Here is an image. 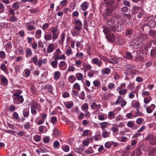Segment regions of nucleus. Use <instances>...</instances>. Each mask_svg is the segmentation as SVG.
I'll return each mask as SVG.
<instances>
[{
	"label": "nucleus",
	"instance_id": "f257e3e1",
	"mask_svg": "<svg viewBox=\"0 0 156 156\" xmlns=\"http://www.w3.org/2000/svg\"><path fill=\"white\" fill-rule=\"evenodd\" d=\"M22 92L21 90H18L13 94L12 97L14 104H19L23 102L24 99L22 95H20Z\"/></svg>",
	"mask_w": 156,
	"mask_h": 156
},
{
	"label": "nucleus",
	"instance_id": "f03ea898",
	"mask_svg": "<svg viewBox=\"0 0 156 156\" xmlns=\"http://www.w3.org/2000/svg\"><path fill=\"white\" fill-rule=\"evenodd\" d=\"M74 23L75 24V26L73 33H72L73 36H75V35H79L82 29L83 24L81 21L79 19H75Z\"/></svg>",
	"mask_w": 156,
	"mask_h": 156
},
{
	"label": "nucleus",
	"instance_id": "7ed1b4c3",
	"mask_svg": "<svg viewBox=\"0 0 156 156\" xmlns=\"http://www.w3.org/2000/svg\"><path fill=\"white\" fill-rule=\"evenodd\" d=\"M143 44V39L142 38L138 37L134 40L133 44H132L133 48H135L141 47Z\"/></svg>",
	"mask_w": 156,
	"mask_h": 156
},
{
	"label": "nucleus",
	"instance_id": "20e7f679",
	"mask_svg": "<svg viewBox=\"0 0 156 156\" xmlns=\"http://www.w3.org/2000/svg\"><path fill=\"white\" fill-rule=\"evenodd\" d=\"M107 26L111 28L113 31L115 30V19L113 18L109 19L107 22Z\"/></svg>",
	"mask_w": 156,
	"mask_h": 156
},
{
	"label": "nucleus",
	"instance_id": "39448f33",
	"mask_svg": "<svg viewBox=\"0 0 156 156\" xmlns=\"http://www.w3.org/2000/svg\"><path fill=\"white\" fill-rule=\"evenodd\" d=\"M134 12L136 14H137V16L138 18H140L142 17L144 13V11L143 9L141 8L136 6L135 7L134 9Z\"/></svg>",
	"mask_w": 156,
	"mask_h": 156
},
{
	"label": "nucleus",
	"instance_id": "423d86ee",
	"mask_svg": "<svg viewBox=\"0 0 156 156\" xmlns=\"http://www.w3.org/2000/svg\"><path fill=\"white\" fill-rule=\"evenodd\" d=\"M89 5V3L88 2L85 1L83 2L80 5V10L83 11L86 10L87 9Z\"/></svg>",
	"mask_w": 156,
	"mask_h": 156
},
{
	"label": "nucleus",
	"instance_id": "0eeeda50",
	"mask_svg": "<svg viewBox=\"0 0 156 156\" xmlns=\"http://www.w3.org/2000/svg\"><path fill=\"white\" fill-rule=\"evenodd\" d=\"M58 67L60 70H65L67 68V64L65 62L61 61L59 63Z\"/></svg>",
	"mask_w": 156,
	"mask_h": 156
},
{
	"label": "nucleus",
	"instance_id": "6e6552de",
	"mask_svg": "<svg viewBox=\"0 0 156 156\" xmlns=\"http://www.w3.org/2000/svg\"><path fill=\"white\" fill-rule=\"evenodd\" d=\"M91 62L98 65V66H101L102 64V62L97 58H93L91 61Z\"/></svg>",
	"mask_w": 156,
	"mask_h": 156
},
{
	"label": "nucleus",
	"instance_id": "1a4fd4ad",
	"mask_svg": "<svg viewBox=\"0 0 156 156\" xmlns=\"http://www.w3.org/2000/svg\"><path fill=\"white\" fill-rule=\"evenodd\" d=\"M55 47L54 45L52 44H49L47 46L46 50V53H52L54 50Z\"/></svg>",
	"mask_w": 156,
	"mask_h": 156
},
{
	"label": "nucleus",
	"instance_id": "9d476101",
	"mask_svg": "<svg viewBox=\"0 0 156 156\" xmlns=\"http://www.w3.org/2000/svg\"><path fill=\"white\" fill-rule=\"evenodd\" d=\"M30 70L29 69L26 68L24 70L23 72V76L25 78H27L30 76Z\"/></svg>",
	"mask_w": 156,
	"mask_h": 156
},
{
	"label": "nucleus",
	"instance_id": "9b49d317",
	"mask_svg": "<svg viewBox=\"0 0 156 156\" xmlns=\"http://www.w3.org/2000/svg\"><path fill=\"white\" fill-rule=\"evenodd\" d=\"M101 107V105L100 104L98 105L96 102H93L91 103L90 105L91 108L93 110L99 109Z\"/></svg>",
	"mask_w": 156,
	"mask_h": 156
},
{
	"label": "nucleus",
	"instance_id": "f8f14e48",
	"mask_svg": "<svg viewBox=\"0 0 156 156\" xmlns=\"http://www.w3.org/2000/svg\"><path fill=\"white\" fill-rule=\"evenodd\" d=\"M53 87L50 84H47L44 86L43 89L47 91L48 92L51 93L53 92Z\"/></svg>",
	"mask_w": 156,
	"mask_h": 156
},
{
	"label": "nucleus",
	"instance_id": "ddd939ff",
	"mask_svg": "<svg viewBox=\"0 0 156 156\" xmlns=\"http://www.w3.org/2000/svg\"><path fill=\"white\" fill-rule=\"evenodd\" d=\"M65 106L68 109H70L74 105L73 102L72 101H65L64 103Z\"/></svg>",
	"mask_w": 156,
	"mask_h": 156
},
{
	"label": "nucleus",
	"instance_id": "4468645a",
	"mask_svg": "<svg viewBox=\"0 0 156 156\" xmlns=\"http://www.w3.org/2000/svg\"><path fill=\"white\" fill-rule=\"evenodd\" d=\"M143 54L142 52L138 51L137 52V55L136 57V59L139 61H143L144 60Z\"/></svg>",
	"mask_w": 156,
	"mask_h": 156
},
{
	"label": "nucleus",
	"instance_id": "2eb2a0df",
	"mask_svg": "<svg viewBox=\"0 0 156 156\" xmlns=\"http://www.w3.org/2000/svg\"><path fill=\"white\" fill-rule=\"evenodd\" d=\"M127 125L128 127L131 128H132L133 129H137V125L135 124L133 121H129L127 123Z\"/></svg>",
	"mask_w": 156,
	"mask_h": 156
},
{
	"label": "nucleus",
	"instance_id": "dca6fc26",
	"mask_svg": "<svg viewBox=\"0 0 156 156\" xmlns=\"http://www.w3.org/2000/svg\"><path fill=\"white\" fill-rule=\"evenodd\" d=\"M131 105L133 107L136 108V110H138L140 108V104L137 101L133 100L132 102Z\"/></svg>",
	"mask_w": 156,
	"mask_h": 156
},
{
	"label": "nucleus",
	"instance_id": "f3484780",
	"mask_svg": "<svg viewBox=\"0 0 156 156\" xmlns=\"http://www.w3.org/2000/svg\"><path fill=\"white\" fill-rule=\"evenodd\" d=\"M25 57L28 58L32 55V52L31 49L29 48H27L25 50Z\"/></svg>",
	"mask_w": 156,
	"mask_h": 156
},
{
	"label": "nucleus",
	"instance_id": "a211bd4d",
	"mask_svg": "<svg viewBox=\"0 0 156 156\" xmlns=\"http://www.w3.org/2000/svg\"><path fill=\"white\" fill-rule=\"evenodd\" d=\"M98 119L100 120H104L107 119V115L103 113L99 114L98 115Z\"/></svg>",
	"mask_w": 156,
	"mask_h": 156
},
{
	"label": "nucleus",
	"instance_id": "6ab92c4d",
	"mask_svg": "<svg viewBox=\"0 0 156 156\" xmlns=\"http://www.w3.org/2000/svg\"><path fill=\"white\" fill-rule=\"evenodd\" d=\"M115 43L121 45L124 43V39L120 37H118L115 39Z\"/></svg>",
	"mask_w": 156,
	"mask_h": 156
},
{
	"label": "nucleus",
	"instance_id": "aec40b11",
	"mask_svg": "<svg viewBox=\"0 0 156 156\" xmlns=\"http://www.w3.org/2000/svg\"><path fill=\"white\" fill-rule=\"evenodd\" d=\"M61 75L60 72L59 71H56L54 73L53 78L55 80L57 81L60 79Z\"/></svg>",
	"mask_w": 156,
	"mask_h": 156
},
{
	"label": "nucleus",
	"instance_id": "412c9836",
	"mask_svg": "<svg viewBox=\"0 0 156 156\" xmlns=\"http://www.w3.org/2000/svg\"><path fill=\"white\" fill-rule=\"evenodd\" d=\"M26 30L27 31H31L36 29L34 26L29 23H27L26 25Z\"/></svg>",
	"mask_w": 156,
	"mask_h": 156
},
{
	"label": "nucleus",
	"instance_id": "4be33fe9",
	"mask_svg": "<svg viewBox=\"0 0 156 156\" xmlns=\"http://www.w3.org/2000/svg\"><path fill=\"white\" fill-rule=\"evenodd\" d=\"M106 38L108 41L112 42L115 40V36L113 34H110L106 36Z\"/></svg>",
	"mask_w": 156,
	"mask_h": 156
},
{
	"label": "nucleus",
	"instance_id": "5701e85b",
	"mask_svg": "<svg viewBox=\"0 0 156 156\" xmlns=\"http://www.w3.org/2000/svg\"><path fill=\"white\" fill-rule=\"evenodd\" d=\"M148 25L150 27L153 28L156 26V22L153 20H151L148 21Z\"/></svg>",
	"mask_w": 156,
	"mask_h": 156
},
{
	"label": "nucleus",
	"instance_id": "b1692460",
	"mask_svg": "<svg viewBox=\"0 0 156 156\" xmlns=\"http://www.w3.org/2000/svg\"><path fill=\"white\" fill-rule=\"evenodd\" d=\"M65 33L64 32L62 33L60 37V40L58 41V43L59 44H63V43L65 38Z\"/></svg>",
	"mask_w": 156,
	"mask_h": 156
},
{
	"label": "nucleus",
	"instance_id": "393cba45",
	"mask_svg": "<svg viewBox=\"0 0 156 156\" xmlns=\"http://www.w3.org/2000/svg\"><path fill=\"white\" fill-rule=\"evenodd\" d=\"M58 60L56 58H54V60L51 62V65L53 68L56 69L57 68L58 63Z\"/></svg>",
	"mask_w": 156,
	"mask_h": 156
},
{
	"label": "nucleus",
	"instance_id": "a878e982",
	"mask_svg": "<svg viewBox=\"0 0 156 156\" xmlns=\"http://www.w3.org/2000/svg\"><path fill=\"white\" fill-rule=\"evenodd\" d=\"M102 135L104 138L109 137L110 136V132H108L106 129L104 130L102 132Z\"/></svg>",
	"mask_w": 156,
	"mask_h": 156
},
{
	"label": "nucleus",
	"instance_id": "bb28decb",
	"mask_svg": "<svg viewBox=\"0 0 156 156\" xmlns=\"http://www.w3.org/2000/svg\"><path fill=\"white\" fill-rule=\"evenodd\" d=\"M1 69L4 72L8 74L9 73V71L8 70L7 68L6 65L4 63H2L0 66Z\"/></svg>",
	"mask_w": 156,
	"mask_h": 156
},
{
	"label": "nucleus",
	"instance_id": "cd10ccee",
	"mask_svg": "<svg viewBox=\"0 0 156 156\" xmlns=\"http://www.w3.org/2000/svg\"><path fill=\"white\" fill-rule=\"evenodd\" d=\"M110 71V69L107 67L102 69L101 72L103 74H108L109 73Z\"/></svg>",
	"mask_w": 156,
	"mask_h": 156
},
{
	"label": "nucleus",
	"instance_id": "c85d7f7f",
	"mask_svg": "<svg viewBox=\"0 0 156 156\" xmlns=\"http://www.w3.org/2000/svg\"><path fill=\"white\" fill-rule=\"evenodd\" d=\"M112 12V9L109 8H107L106 9L105 13L104 14V16L105 17V16H110Z\"/></svg>",
	"mask_w": 156,
	"mask_h": 156
},
{
	"label": "nucleus",
	"instance_id": "c756f323",
	"mask_svg": "<svg viewBox=\"0 0 156 156\" xmlns=\"http://www.w3.org/2000/svg\"><path fill=\"white\" fill-rule=\"evenodd\" d=\"M42 32L41 30L38 29L36 30L35 33V37L36 38L39 39L41 36Z\"/></svg>",
	"mask_w": 156,
	"mask_h": 156
},
{
	"label": "nucleus",
	"instance_id": "7c9ffc66",
	"mask_svg": "<svg viewBox=\"0 0 156 156\" xmlns=\"http://www.w3.org/2000/svg\"><path fill=\"white\" fill-rule=\"evenodd\" d=\"M31 112L32 114L35 115L37 114L36 107L35 105L31 106Z\"/></svg>",
	"mask_w": 156,
	"mask_h": 156
},
{
	"label": "nucleus",
	"instance_id": "2f4dec72",
	"mask_svg": "<svg viewBox=\"0 0 156 156\" xmlns=\"http://www.w3.org/2000/svg\"><path fill=\"white\" fill-rule=\"evenodd\" d=\"M76 77L78 80H81L83 78V75L80 73H78L76 74Z\"/></svg>",
	"mask_w": 156,
	"mask_h": 156
},
{
	"label": "nucleus",
	"instance_id": "473e14b6",
	"mask_svg": "<svg viewBox=\"0 0 156 156\" xmlns=\"http://www.w3.org/2000/svg\"><path fill=\"white\" fill-rule=\"evenodd\" d=\"M108 123L106 122H103L99 123L101 126V127L102 130H105V128H106L108 126Z\"/></svg>",
	"mask_w": 156,
	"mask_h": 156
},
{
	"label": "nucleus",
	"instance_id": "72a5a7b5",
	"mask_svg": "<svg viewBox=\"0 0 156 156\" xmlns=\"http://www.w3.org/2000/svg\"><path fill=\"white\" fill-rule=\"evenodd\" d=\"M66 55L68 56H69L72 54V50L70 47H69L66 50Z\"/></svg>",
	"mask_w": 156,
	"mask_h": 156
},
{
	"label": "nucleus",
	"instance_id": "f704fd0d",
	"mask_svg": "<svg viewBox=\"0 0 156 156\" xmlns=\"http://www.w3.org/2000/svg\"><path fill=\"white\" fill-rule=\"evenodd\" d=\"M20 7V5L18 2H14L12 5V7L16 10L18 9Z\"/></svg>",
	"mask_w": 156,
	"mask_h": 156
},
{
	"label": "nucleus",
	"instance_id": "c9c22d12",
	"mask_svg": "<svg viewBox=\"0 0 156 156\" xmlns=\"http://www.w3.org/2000/svg\"><path fill=\"white\" fill-rule=\"evenodd\" d=\"M62 52L59 48L57 49L53 53V57L56 58V56L58 57L59 54H61Z\"/></svg>",
	"mask_w": 156,
	"mask_h": 156
},
{
	"label": "nucleus",
	"instance_id": "e433bc0d",
	"mask_svg": "<svg viewBox=\"0 0 156 156\" xmlns=\"http://www.w3.org/2000/svg\"><path fill=\"white\" fill-rule=\"evenodd\" d=\"M118 91L119 94L121 95H125L127 92V90L126 89H120Z\"/></svg>",
	"mask_w": 156,
	"mask_h": 156
},
{
	"label": "nucleus",
	"instance_id": "4c0bfd02",
	"mask_svg": "<svg viewBox=\"0 0 156 156\" xmlns=\"http://www.w3.org/2000/svg\"><path fill=\"white\" fill-rule=\"evenodd\" d=\"M76 79L75 77L73 75L70 76L68 78L69 81L71 83H73L76 81Z\"/></svg>",
	"mask_w": 156,
	"mask_h": 156
},
{
	"label": "nucleus",
	"instance_id": "58836bf2",
	"mask_svg": "<svg viewBox=\"0 0 156 156\" xmlns=\"http://www.w3.org/2000/svg\"><path fill=\"white\" fill-rule=\"evenodd\" d=\"M124 57L127 59H130L133 58V56L130 52H127L125 54Z\"/></svg>",
	"mask_w": 156,
	"mask_h": 156
},
{
	"label": "nucleus",
	"instance_id": "ea45409f",
	"mask_svg": "<svg viewBox=\"0 0 156 156\" xmlns=\"http://www.w3.org/2000/svg\"><path fill=\"white\" fill-rule=\"evenodd\" d=\"M115 117V114L112 111L109 112L108 114V118L109 119H112Z\"/></svg>",
	"mask_w": 156,
	"mask_h": 156
},
{
	"label": "nucleus",
	"instance_id": "a19ab883",
	"mask_svg": "<svg viewBox=\"0 0 156 156\" xmlns=\"http://www.w3.org/2000/svg\"><path fill=\"white\" fill-rule=\"evenodd\" d=\"M39 117H37L35 121V122L36 123V124L38 125H41L43 124L44 122V120L41 119H40L38 122H37V120L39 118Z\"/></svg>",
	"mask_w": 156,
	"mask_h": 156
},
{
	"label": "nucleus",
	"instance_id": "79ce46f5",
	"mask_svg": "<svg viewBox=\"0 0 156 156\" xmlns=\"http://www.w3.org/2000/svg\"><path fill=\"white\" fill-rule=\"evenodd\" d=\"M93 84L95 87H98L100 86L101 83L99 80H97L93 81Z\"/></svg>",
	"mask_w": 156,
	"mask_h": 156
},
{
	"label": "nucleus",
	"instance_id": "37998d69",
	"mask_svg": "<svg viewBox=\"0 0 156 156\" xmlns=\"http://www.w3.org/2000/svg\"><path fill=\"white\" fill-rule=\"evenodd\" d=\"M24 128L26 129L30 128L32 125L30 122H27L25 123L24 124Z\"/></svg>",
	"mask_w": 156,
	"mask_h": 156
},
{
	"label": "nucleus",
	"instance_id": "c03bdc74",
	"mask_svg": "<svg viewBox=\"0 0 156 156\" xmlns=\"http://www.w3.org/2000/svg\"><path fill=\"white\" fill-rule=\"evenodd\" d=\"M123 98L121 96H118V98L116 100L115 104L116 105L120 103L123 101Z\"/></svg>",
	"mask_w": 156,
	"mask_h": 156
},
{
	"label": "nucleus",
	"instance_id": "a18cd8bd",
	"mask_svg": "<svg viewBox=\"0 0 156 156\" xmlns=\"http://www.w3.org/2000/svg\"><path fill=\"white\" fill-rule=\"evenodd\" d=\"M89 108L88 105L87 103H84L82 106L81 109L82 110L87 111Z\"/></svg>",
	"mask_w": 156,
	"mask_h": 156
},
{
	"label": "nucleus",
	"instance_id": "49530a36",
	"mask_svg": "<svg viewBox=\"0 0 156 156\" xmlns=\"http://www.w3.org/2000/svg\"><path fill=\"white\" fill-rule=\"evenodd\" d=\"M111 31H113L111 28H110L108 26L103 30L104 33L105 35L111 32Z\"/></svg>",
	"mask_w": 156,
	"mask_h": 156
},
{
	"label": "nucleus",
	"instance_id": "de8ad7c7",
	"mask_svg": "<svg viewBox=\"0 0 156 156\" xmlns=\"http://www.w3.org/2000/svg\"><path fill=\"white\" fill-rule=\"evenodd\" d=\"M62 149L65 152H68L69 150V147L66 145H62Z\"/></svg>",
	"mask_w": 156,
	"mask_h": 156
},
{
	"label": "nucleus",
	"instance_id": "09e8293b",
	"mask_svg": "<svg viewBox=\"0 0 156 156\" xmlns=\"http://www.w3.org/2000/svg\"><path fill=\"white\" fill-rule=\"evenodd\" d=\"M60 146V143L57 140L55 141L53 143V147L55 149H58Z\"/></svg>",
	"mask_w": 156,
	"mask_h": 156
},
{
	"label": "nucleus",
	"instance_id": "8fccbe9b",
	"mask_svg": "<svg viewBox=\"0 0 156 156\" xmlns=\"http://www.w3.org/2000/svg\"><path fill=\"white\" fill-rule=\"evenodd\" d=\"M7 20L12 22H16L18 21V19L15 16H11L9 19H7Z\"/></svg>",
	"mask_w": 156,
	"mask_h": 156
},
{
	"label": "nucleus",
	"instance_id": "3c124183",
	"mask_svg": "<svg viewBox=\"0 0 156 156\" xmlns=\"http://www.w3.org/2000/svg\"><path fill=\"white\" fill-rule=\"evenodd\" d=\"M52 35L51 34H45L44 39L47 41H49L51 39Z\"/></svg>",
	"mask_w": 156,
	"mask_h": 156
},
{
	"label": "nucleus",
	"instance_id": "603ef678",
	"mask_svg": "<svg viewBox=\"0 0 156 156\" xmlns=\"http://www.w3.org/2000/svg\"><path fill=\"white\" fill-rule=\"evenodd\" d=\"M16 136H23L25 135V132L23 131H20L19 132H16Z\"/></svg>",
	"mask_w": 156,
	"mask_h": 156
},
{
	"label": "nucleus",
	"instance_id": "864d4df0",
	"mask_svg": "<svg viewBox=\"0 0 156 156\" xmlns=\"http://www.w3.org/2000/svg\"><path fill=\"white\" fill-rule=\"evenodd\" d=\"M139 109L136 110V113L135 115L134 116V118H135L137 116H144V114L142 112H140L139 110Z\"/></svg>",
	"mask_w": 156,
	"mask_h": 156
},
{
	"label": "nucleus",
	"instance_id": "5fc2aeb1",
	"mask_svg": "<svg viewBox=\"0 0 156 156\" xmlns=\"http://www.w3.org/2000/svg\"><path fill=\"white\" fill-rule=\"evenodd\" d=\"M51 122L53 125H55L57 122V117L55 116H53L51 118Z\"/></svg>",
	"mask_w": 156,
	"mask_h": 156
},
{
	"label": "nucleus",
	"instance_id": "6e6d98bb",
	"mask_svg": "<svg viewBox=\"0 0 156 156\" xmlns=\"http://www.w3.org/2000/svg\"><path fill=\"white\" fill-rule=\"evenodd\" d=\"M53 134L56 136H59L60 135V133L57 129H53Z\"/></svg>",
	"mask_w": 156,
	"mask_h": 156
},
{
	"label": "nucleus",
	"instance_id": "4d7b16f0",
	"mask_svg": "<svg viewBox=\"0 0 156 156\" xmlns=\"http://www.w3.org/2000/svg\"><path fill=\"white\" fill-rule=\"evenodd\" d=\"M2 83L5 85L7 84L8 81L6 78L4 76H2L1 78Z\"/></svg>",
	"mask_w": 156,
	"mask_h": 156
},
{
	"label": "nucleus",
	"instance_id": "13d9d810",
	"mask_svg": "<svg viewBox=\"0 0 156 156\" xmlns=\"http://www.w3.org/2000/svg\"><path fill=\"white\" fill-rule=\"evenodd\" d=\"M5 8L4 4L0 2V13H3L5 11Z\"/></svg>",
	"mask_w": 156,
	"mask_h": 156
},
{
	"label": "nucleus",
	"instance_id": "bf43d9fd",
	"mask_svg": "<svg viewBox=\"0 0 156 156\" xmlns=\"http://www.w3.org/2000/svg\"><path fill=\"white\" fill-rule=\"evenodd\" d=\"M91 134L90 131L86 129L83 131V135L84 136H87Z\"/></svg>",
	"mask_w": 156,
	"mask_h": 156
},
{
	"label": "nucleus",
	"instance_id": "052dcab7",
	"mask_svg": "<svg viewBox=\"0 0 156 156\" xmlns=\"http://www.w3.org/2000/svg\"><path fill=\"white\" fill-rule=\"evenodd\" d=\"M33 139L36 142H38L40 141L41 137L39 135H36L34 136Z\"/></svg>",
	"mask_w": 156,
	"mask_h": 156
},
{
	"label": "nucleus",
	"instance_id": "680f3d73",
	"mask_svg": "<svg viewBox=\"0 0 156 156\" xmlns=\"http://www.w3.org/2000/svg\"><path fill=\"white\" fill-rule=\"evenodd\" d=\"M108 62L110 63L115 64L118 62V60L115 58H112L109 60Z\"/></svg>",
	"mask_w": 156,
	"mask_h": 156
},
{
	"label": "nucleus",
	"instance_id": "e2e57ef3",
	"mask_svg": "<svg viewBox=\"0 0 156 156\" xmlns=\"http://www.w3.org/2000/svg\"><path fill=\"white\" fill-rule=\"evenodd\" d=\"M23 115L26 117H28L29 115V111L26 109H24L23 111Z\"/></svg>",
	"mask_w": 156,
	"mask_h": 156
},
{
	"label": "nucleus",
	"instance_id": "0e129e2a",
	"mask_svg": "<svg viewBox=\"0 0 156 156\" xmlns=\"http://www.w3.org/2000/svg\"><path fill=\"white\" fill-rule=\"evenodd\" d=\"M149 35L152 37H154L156 35V31L153 30H151L149 32Z\"/></svg>",
	"mask_w": 156,
	"mask_h": 156
},
{
	"label": "nucleus",
	"instance_id": "69168bd1",
	"mask_svg": "<svg viewBox=\"0 0 156 156\" xmlns=\"http://www.w3.org/2000/svg\"><path fill=\"white\" fill-rule=\"evenodd\" d=\"M126 84L125 83H123L121 84L116 89V90L117 91H118L120 89H123L126 87Z\"/></svg>",
	"mask_w": 156,
	"mask_h": 156
},
{
	"label": "nucleus",
	"instance_id": "338daca9",
	"mask_svg": "<svg viewBox=\"0 0 156 156\" xmlns=\"http://www.w3.org/2000/svg\"><path fill=\"white\" fill-rule=\"evenodd\" d=\"M152 100V98L150 96L148 98H145L144 99V102L146 104L148 103Z\"/></svg>",
	"mask_w": 156,
	"mask_h": 156
},
{
	"label": "nucleus",
	"instance_id": "774afa93",
	"mask_svg": "<svg viewBox=\"0 0 156 156\" xmlns=\"http://www.w3.org/2000/svg\"><path fill=\"white\" fill-rule=\"evenodd\" d=\"M150 46L152 47H156V40H151L150 41Z\"/></svg>",
	"mask_w": 156,
	"mask_h": 156
}]
</instances>
